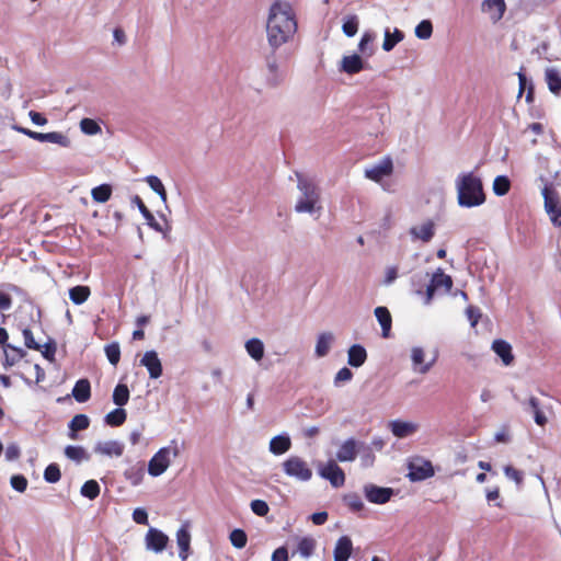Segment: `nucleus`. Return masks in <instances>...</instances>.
<instances>
[{
    "instance_id": "412c9836",
    "label": "nucleus",
    "mask_w": 561,
    "mask_h": 561,
    "mask_svg": "<svg viewBox=\"0 0 561 561\" xmlns=\"http://www.w3.org/2000/svg\"><path fill=\"white\" fill-rule=\"evenodd\" d=\"M144 477L145 463L142 461L130 463L124 471V478L133 486H138L142 482Z\"/></svg>"
},
{
    "instance_id": "69168bd1",
    "label": "nucleus",
    "mask_w": 561,
    "mask_h": 561,
    "mask_svg": "<svg viewBox=\"0 0 561 561\" xmlns=\"http://www.w3.org/2000/svg\"><path fill=\"white\" fill-rule=\"evenodd\" d=\"M20 455L21 450L18 444L12 443L7 446L4 456L8 461L16 460L20 457Z\"/></svg>"
},
{
    "instance_id": "72a5a7b5",
    "label": "nucleus",
    "mask_w": 561,
    "mask_h": 561,
    "mask_svg": "<svg viewBox=\"0 0 561 561\" xmlns=\"http://www.w3.org/2000/svg\"><path fill=\"white\" fill-rule=\"evenodd\" d=\"M65 456L69 460H71L78 465L81 463L82 461H88L90 459V455L82 446H73V445L66 446Z\"/></svg>"
},
{
    "instance_id": "79ce46f5",
    "label": "nucleus",
    "mask_w": 561,
    "mask_h": 561,
    "mask_svg": "<svg viewBox=\"0 0 561 561\" xmlns=\"http://www.w3.org/2000/svg\"><path fill=\"white\" fill-rule=\"evenodd\" d=\"M359 19L356 14H350L344 18L342 31L345 36L353 37L358 31Z\"/></svg>"
},
{
    "instance_id": "f8f14e48",
    "label": "nucleus",
    "mask_w": 561,
    "mask_h": 561,
    "mask_svg": "<svg viewBox=\"0 0 561 561\" xmlns=\"http://www.w3.org/2000/svg\"><path fill=\"white\" fill-rule=\"evenodd\" d=\"M169 542V537L157 528H149L145 537L146 549L154 553H161Z\"/></svg>"
},
{
    "instance_id": "7c9ffc66",
    "label": "nucleus",
    "mask_w": 561,
    "mask_h": 561,
    "mask_svg": "<svg viewBox=\"0 0 561 561\" xmlns=\"http://www.w3.org/2000/svg\"><path fill=\"white\" fill-rule=\"evenodd\" d=\"M375 316L381 327L382 336L388 337L392 324V319L389 310L386 307H377L375 309Z\"/></svg>"
},
{
    "instance_id": "09e8293b",
    "label": "nucleus",
    "mask_w": 561,
    "mask_h": 561,
    "mask_svg": "<svg viewBox=\"0 0 561 561\" xmlns=\"http://www.w3.org/2000/svg\"><path fill=\"white\" fill-rule=\"evenodd\" d=\"M267 71H268V75H267L268 84L274 85V87L277 85L282 81L283 76L278 71V65L275 59L267 60Z\"/></svg>"
},
{
    "instance_id": "7ed1b4c3",
    "label": "nucleus",
    "mask_w": 561,
    "mask_h": 561,
    "mask_svg": "<svg viewBox=\"0 0 561 561\" xmlns=\"http://www.w3.org/2000/svg\"><path fill=\"white\" fill-rule=\"evenodd\" d=\"M297 188L300 193L295 204L298 214H314L321 210L320 191L314 182L300 173H296Z\"/></svg>"
},
{
    "instance_id": "bf43d9fd",
    "label": "nucleus",
    "mask_w": 561,
    "mask_h": 561,
    "mask_svg": "<svg viewBox=\"0 0 561 561\" xmlns=\"http://www.w3.org/2000/svg\"><path fill=\"white\" fill-rule=\"evenodd\" d=\"M250 506L252 512L260 517L266 516L270 511L267 503L263 500H253Z\"/></svg>"
},
{
    "instance_id": "6ab92c4d",
    "label": "nucleus",
    "mask_w": 561,
    "mask_h": 561,
    "mask_svg": "<svg viewBox=\"0 0 561 561\" xmlns=\"http://www.w3.org/2000/svg\"><path fill=\"white\" fill-rule=\"evenodd\" d=\"M176 543L180 549L179 557L182 561H186L191 549V534L188 525L183 524L176 531Z\"/></svg>"
},
{
    "instance_id": "774afa93",
    "label": "nucleus",
    "mask_w": 561,
    "mask_h": 561,
    "mask_svg": "<svg viewBox=\"0 0 561 561\" xmlns=\"http://www.w3.org/2000/svg\"><path fill=\"white\" fill-rule=\"evenodd\" d=\"M133 519L139 525H148V514L145 508L138 507L133 512Z\"/></svg>"
},
{
    "instance_id": "5fc2aeb1",
    "label": "nucleus",
    "mask_w": 561,
    "mask_h": 561,
    "mask_svg": "<svg viewBox=\"0 0 561 561\" xmlns=\"http://www.w3.org/2000/svg\"><path fill=\"white\" fill-rule=\"evenodd\" d=\"M316 548L314 539L305 537L298 542V551L301 557L308 558L312 554Z\"/></svg>"
},
{
    "instance_id": "052dcab7",
    "label": "nucleus",
    "mask_w": 561,
    "mask_h": 561,
    "mask_svg": "<svg viewBox=\"0 0 561 561\" xmlns=\"http://www.w3.org/2000/svg\"><path fill=\"white\" fill-rule=\"evenodd\" d=\"M22 334L24 337V344L27 348L35 351L42 350V345L35 341L33 333L28 328H24L22 330Z\"/></svg>"
},
{
    "instance_id": "864d4df0",
    "label": "nucleus",
    "mask_w": 561,
    "mask_h": 561,
    "mask_svg": "<svg viewBox=\"0 0 561 561\" xmlns=\"http://www.w3.org/2000/svg\"><path fill=\"white\" fill-rule=\"evenodd\" d=\"M80 129L83 134L93 136L101 131L100 125L92 118H83L80 122Z\"/></svg>"
},
{
    "instance_id": "c756f323",
    "label": "nucleus",
    "mask_w": 561,
    "mask_h": 561,
    "mask_svg": "<svg viewBox=\"0 0 561 561\" xmlns=\"http://www.w3.org/2000/svg\"><path fill=\"white\" fill-rule=\"evenodd\" d=\"M546 82L550 92L560 94L561 92V73L557 68H547L545 72Z\"/></svg>"
},
{
    "instance_id": "603ef678",
    "label": "nucleus",
    "mask_w": 561,
    "mask_h": 561,
    "mask_svg": "<svg viewBox=\"0 0 561 561\" xmlns=\"http://www.w3.org/2000/svg\"><path fill=\"white\" fill-rule=\"evenodd\" d=\"M433 25L428 20L421 21L415 27V36L420 39H427L432 36Z\"/></svg>"
},
{
    "instance_id": "49530a36",
    "label": "nucleus",
    "mask_w": 561,
    "mask_h": 561,
    "mask_svg": "<svg viewBox=\"0 0 561 561\" xmlns=\"http://www.w3.org/2000/svg\"><path fill=\"white\" fill-rule=\"evenodd\" d=\"M146 183L149 185V187L153 192H156L160 196V198L163 203L167 202V192H165L164 185L158 176L148 175L146 178Z\"/></svg>"
},
{
    "instance_id": "a19ab883",
    "label": "nucleus",
    "mask_w": 561,
    "mask_h": 561,
    "mask_svg": "<svg viewBox=\"0 0 561 561\" xmlns=\"http://www.w3.org/2000/svg\"><path fill=\"white\" fill-rule=\"evenodd\" d=\"M112 195V186L110 184H101L91 190V196L96 203H106Z\"/></svg>"
},
{
    "instance_id": "58836bf2",
    "label": "nucleus",
    "mask_w": 561,
    "mask_h": 561,
    "mask_svg": "<svg viewBox=\"0 0 561 561\" xmlns=\"http://www.w3.org/2000/svg\"><path fill=\"white\" fill-rule=\"evenodd\" d=\"M375 34L371 31H365L358 43V50L363 56L370 57L374 54L373 42Z\"/></svg>"
},
{
    "instance_id": "4468645a",
    "label": "nucleus",
    "mask_w": 561,
    "mask_h": 561,
    "mask_svg": "<svg viewBox=\"0 0 561 561\" xmlns=\"http://www.w3.org/2000/svg\"><path fill=\"white\" fill-rule=\"evenodd\" d=\"M140 365L146 367L151 379H158L162 375V363L156 351H147L140 359Z\"/></svg>"
},
{
    "instance_id": "393cba45",
    "label": "nucleus",
    "mask_w": 561,
    "mask_h": 561,
    "mask_svg": "<svg viewBox=\"0 0 561 561\" xmlns=\"http://www.w3.org/2000/svg\"><path fill=\"white\" fill-rule=\"evenodd\" d=\"M133 204H135L144 218L146 219L147 225L152 228L157 232H163L162 226L156 220L154 216L151 214V211L146 207L142 199L135 195L133 197Z\"/></svg>"
},
{
    "instance_id": "0e129e2a",
    "label": "nucleus",
    "mask_w": 561,
    "mask_h": 561,
    "mask_svg": "<svg viewBox=\"0 0 561 561\" xmlns=\"http://www.w3.org/2000/svg\"><path fill=\"white\" fill-rule=\"evenodd\" d=\"M495 443L507 444L511 442V434L508 425H502L494 434Z\"/></svg>"
},
{
    "instance_id": "680f3d73",
    "label": "nucleus",
    "mask_w": 561,
    "mask_h": 561,
    "mask_svg": "<svg viewBox=\"0 0 561 561\" xmlns=\"http://www.w3.org/2000/svg\"><path fill=\"white\" fill-rule=\"evenodd\" d=\"M504 473L507 479L513 480L517 485H522L524 481V474L522 471L515 469L512 466L504 467Z\"/></svg>"
},
{
    "instance_id": "a211bd4d",
    "label": "nucleus",
    "mask_w": 561,
    "mask_h": 561,
    "mask_svg": "<svg viewBox=\"0 0 561 561\" xmlns=\"http://www.w3.org/2000/svg\"><path fill=\"white\" fill-rule=\"evenodd\" d=\"M389 428L397 438H405L413 435L419 430V425L413 422L393 420L389 422Z\"/></svg>"
},
{
    "instance_id": "9b49d317",
    "label": "nucleus",
    "mask_w": 561,
    "mask_h": 561,
    "mask_svg": "<svg viewBox=\"0 0 561 561\" xmlns=\"http://www.w3.org/2000/svg\"><path fill=\"white\" fill-rule=\"evenodd\" d=\"M436 226L431 219L424 220L419 225L412 226L409 229V234L412 241H422L428 243L435 236Z\"/></svg>"
},
{
    "instance_id": "423d86ee",
    "label": "nucleus",
    "mask_w": 561,
    "mask_h": 561,
    "mask_svg": "<svg viewBox=\"0 0 561 561\" xmlns=\"http://www.w3.org/2000/svg\"><path fill=\"white\" fill-rule=\"evenodd\" d=\"M545 202V210L551 222L556 227H561V204L558 193L553 190L551 183H546L541 190Z\"/></svg>"
},
{
    "instance_id": "e2e57ef3",
    "label": "nucleus",
    "mask_w": 561,
    "mask_h": 561,
    "mask_svg": "<svg viewBox=\"0 0 561 561\" xmlns=\"http://www.w3.org/2000/svg\"><path fill=\"white\" fill-rule=\"evenodd\" d=\"M11 486L18 492H24L27 488V480L22 474H14L10 479Z\"/></svg>"
},
{
    "instance_id": "473e14b6",
    "label": "nucleus",
    "mask_w": 561,
    "mask_h": 561,
    "mask_svg": "<svg viewBox=\"0 0 561 561\" xmlns=\"http://www.w3.org/2000/svg\"><path fill=\"white\" fill-rule=\"evenodd\" d=\"M245 351L251 358L260 362L264 356V344L260 339L252 337L245 342Z\"/></svg>"
},
{
    "instance_id": "8fccbe9b",
    "label": "nucleus",
    "mask_w": 561,
    "mask_h": 561,
    "mask_svg": "<svg viewBox=\"0 0 561 561\" xmlns=\"http://www.w3.org/2000/svg\"><path fill=\"white\" fill-rule=\"evenodd\" d=\"M344 503L350 507V510L354 513L360 512L364 510V502L362 497L357 493H348L343 496Z\"/></svg>"
},
{
    "instance_id": "a18cd8bd",
    "label": "nucleus",
    "mask_w": 561,
    "mask_h": 561,
    "mask_svg": "<svg viewBox=\"0 0 561 561\" xmlns=\"http://www.w3.org/2000/svg\"><path fill=\"white\" fill-rule=\"evenodd\" d=\"M80 493L83 497L95 500L100 495V485L95 480H88L81 486Z\"/></svg>"
},
{
    "instance_id": "f257e3e1",
    "label": "nucleus",
    "mask_w": 561,
    "mask_h": 561,
    "mask_svg": "<svg viewBox=\"0 0 561 561\" xmlns=\"http://www.w3.org/2000/svg\"><path fill=\"white\" fill-rule=\"evenodd\" d=\"M297 32V20L290 3L274 2L268 12L266 36L268 45L277 49L288 43Z\"/></svg>"
},
{
    "instance_id": "4be33fe9",
    "label": "nucleus",
    "mask_w": 561,
    "mask_h": 561,
    "mask_svg": "<svg viewBox=\"0 0 561 561\" xmlns=\"http://www.w3.org/2000/svg\"><path fill=\"white\" fill-rule=\"evenodd\" d=\"M353 551V542L348 536H342L337 539L333 557L334 561H347Z\"/></svg>"
},
{
    "instance_id": "cd10ccee",
    "label": "nucleus",
    "mask_w": 561,
    "mask_h": 561,
    "mask_svg": "<svg viewBox=\"0 0 561 561\" xmlns=\"http://www.w3.org/2000/svg\"><path fill=\"white\" fill-rule=\"evenodd\" d=\"M334 336L330 332H323L319 334L314 348L316 356L319 358L327 356L332 346Z\"/></svg>"
},
{
    "instance_id": "e433bc0d",
    "label": "nucleus",
    "mask_w": 561,
    "mask_h": 561,
    "mask_svg": "<svg viewBox=\"0 0 561 561\" xmlns=\"http://www.w3.org/2000/svg\"><path fill=\"white\" fill-rule=\"evenodd\" d=\"M25 355V351L11 344L4 346V365L13 366Z\"/></svg>"
},
{
    "instance_id": "c85d7f7f",
    "label": "nucleus",
    "mask_w": 561,
    "mask_h": 561,
    "mask_svg": "<svg viewBox=\"0 0 561 561\" xmlns=\"http://www.w3.org/2000/svg\"><path fill=\"white\" fill-rule=\"evenodd\" d=\"M90 420L85 414H77L71 419L68 424L69 427V438L77 439V432L83 431L89 427Z\"/></svg>"
},
{
    "instance_id": "f03ea898",
    "label": "nucleus",
    "mask_w": 561,
    "mask_h": 561,
    "mask_svg": "<svg viewBox=\"0 0 561 561\" xmlns=\"http://www.w3.org/2000/svg\"><path fill=\"white\" fill-rule=\"evenodd\" d=\"M457 203L462 208H474L485 203L482 180L473 172H461L455 180Z\"/></svg>"
},
{
    "instance_id": "6e6552de",
    "label": "nucleus",
    "mask_w": 561,
    "mask_h": 561,
    "mask_svg": "<svg viewBox=\"0 0 561 561\" xmlns=\"http://www.w3.org/2000/svg\"><path fill=\"white\" fill-rule=\"evenodd\" d=\"M363 492L369 503L379 505L386 504L394 495L392 488L379 486L373 483L365 484Z\"/></svg>"
},
{
    "instance_id": "b1692460",
    "label": "nucleus",
    "mask_w": 561,
    "mask_h": 561,
    "mask_svg": "<svg viewBox=\"0 0 561 561\" xmlns=\"http://www.w3.org/2000/svg\"><path fill=\"white\" fill-rule=\"evenodd\" d=\"M291 447V440L288 434H279L274 436L270 440L268 449L270 451L275 455L279 456L285 453H287Z\"/></svg>"
},
{
    "instance_id": "ea45409f",
    "label": "nucleus",
    "mask_w": 561,
    "mask_h": 561,
    "mask_svg": "<svg viewBox=\"0 0 561 561\" xmlns=\"http://www.w3.org/2000/svg\"><path fill=\"white\" fill-rule=\"evenodd\" d=\"M42 142L56 144L64 148L71 146L69 137L60 131L44 133Z\"/></svg>"
},
{
    "instance_id": "2f4dec72",
    "label": "nucleus",
    "mask_w": 561,
    "mask_h": 561,
    "mask_svg": "<svg viewBox=\"0 0 561 561\" xmlns=\"http://www.w3.org/2000/svg\"><path fill=\"white\" fill-rule=\"evenodd\" d=\"M357 456L359 457L360 465L364 468H369L375 462L373 446H368V444L365 442L358 440Z\"/></svg>"
},
{
    "instance_id": "a878e982",
    "label": "nucleus",
    "mask_w": 561,
    "mask_h": 561,
    "mask_svg": "<svg viewBox=\"0 0 561 561\" xmlns=\"http://www.w3.org/2000/svg\"><path fill=\"white\" fill-rule=\"evenodd\" d=\"M367 359V352L364 346L354 344L348 348L347 363L352 367H360Z\"/></svg>"
},
{
    "instance_id": "aec40b11",
    "label": "nucleus",
    "mask_w": 561,
    "mask_h": 561,
    "mask_svg": "<svg viewBox=\"0 0 561 561\" xmlns=\"http://www.w3.org/2000/svg\"><path fill=\"white\" fill-rule=\"evenodd\" d=\"M366 64L364 62L363 58L357 55H348L344 56L341 60V71L347 73V75H356L365 69Z\"/></svg>"
},
{
    "instance_id": "dca6fc26",
    "label": "nucleus",
    "mask_w": 561,
    "mask_h": 561,
    "mask_svg": "<svg viewBox=\"0 0 561 561\" xmlns=\"http://www.w3.org/2000/svg\"><path fill=\"white\" fill-rule=\"evenodd\" d=\"M94 453L108 457H121L124 453V444L119 440L98 442L94 446Z\"/></svg>"
},
{
    "instance_id": "5701e85b",
    "label": "nucleus",
    "mask_w": 561,
    "mask_h": 561,
    "mask_svg": "<svg viewBox=\"0 0 561 561\" xmlns=\"http://www.w3.org/2000/svg\"><path fill=\"white\" fill-rule=\"evenodd\" d=\"M491 348L502 359L505 366L513 363L514 356L512 353V346L508 342L504 340H494Z\"/></svg>"
},
{
    "instance_id": "6e6d98bb",
    "label": "nucleus",
    "mask_w": 561,
    "mask_h": 561,
    "mask_svg": "<svg viewBox=\"0 0 561 561\" xmlns=\"http://www.w3.org/2000/svg\"><path fill=\"white\" fill-rule=\"evenodd\" d=\"M61 473L57 463H50L44 471V479L48 483H56L60 480Z\"/></svg>"
},
{
    "instance_id": "f3484780",
    "label": "nucleus",
    "mask_w": 561,
    "mask_h": 561,
    "mask_svg": "<svg viewBox=\"0 0 561 561\" xmlns=\"http://www.w3.org/2000/svg\"><path fill=\"white\" fill-rule=\"evenodd\" d=\"M504 0H484L481 5L482 12L489 15L493 23L500 21L505 12Z\"/></svg>"
},
{
    "instance_id": "de8ad7c7",
    "label": "nucleus",
    "mask_w": 561,
    "mask_h": 561,
    "mask_svg": "<svg viewBox=\"0 0 561 561\" xmlns=\"http://www.w3.org/2000/svg\"><path fill=\"white\" fill-rule=\"evenodd\" d=\"M511 182L505 175H497L493 181V192L496 196H504L508 193Z\"/></svg>"
},
{
    "instance_id": "f704fd0d",
    "label": "nucleus",
    "mask_w": 561,
    "mask_h": 561,
    "mask_svg": "<svg viewBox=\"0 0 561 561\" xmlns=\"http://www.w3.org/2000/svg\"><path fill=\"white\" fill-rule=\"evenodd\" d=\"M404 38V34L402 31L394 28L393 33L390 32L389 28L385 31V39L382 43V49L385 51H390L394 48V46L400 43Z\"/></svg>"
},
{
    "instance_id": "4d7b16f0",
    "label": "nucleus",
    "mask_w": 561,
    "mask_h": 561,
    "mask_svg": "<svg viewBox=\"0 0 561 561\" xmlns=\"http://www.w3.org/2000/svg\"><path fill=\"white\" fill-rule=\"evenodd\" d=\"M106 357L112 365H117L121 358V348L118 343H111L104 348Z\"/></svg>"
},
{
    "instance_id": "3c124183",
    "label": "nucleus",
    "mask_w": 561,
    "mask_h": 561,
    "mask_svg": "<svg viewBox=\"0 0 561 561\" xmlns=\"http://www.w3.org/2000/svg\"><path fill=\"white\" fill-rule=\"evenodd\" d=\"M229 539L231 545L237 549L244 548L248 542V536L245 531L240 528L233 529L229 535Z\"/></svg>"
},
{
    "instance_id": "37998d69",
    "label": "nucleus",
    "mask_w": 561,
    "mask_h": 561,
    "mask_svg": "<svg viewBox=\"0 0 561 561\" xmlns=\"http://www.w3.org/2000/svg\"><path fill=\"white\" fill-rule=\"evenodd\" d=\"M126 411L119 407L105 415V423L110 426H119L126 421Z\"/></svg>"
},
{
    "instance_id": "bb28decb",
    "label": "nucleus",
    "mask_w": 561,
    "mask_h": 561,
    "mask_svg": "<svg viewBox=\"0 0 561 561\" xmlns=\"http://www.w3.org/2000/svg\"><path fill=\"white\" fill-rule=\"evenodd\" d=\"M72 397L79 403L87 402L91 397L90 381L85 378L79 379L72 389Z\"/></svg>"
},
{
    "instance_id": "338daca9",
    "label": "nucleus",
    "mask_w": 561,
    "mask_h": 561,
    "mask_svg": "<svg viewBox=\"0 0 561 561\" xmlns=\"http://www.w3.org/2000/svg\"><path fill=\"white\" fill-rule=\"evenodd\" d=\"M466 314L468 320L470 321L471 327H476L481 318V311L477 307L469 306L466 309Z\"/></svg>"
},
{
    "instance_id": "2eb2a0df",
    "label": "nucleus",
    "mask_w": 561,
    "mask_h": 561,
    "mask_svg": "<svg viewBox=\"0 0 561 561\" xmlns=\"http://www.w3.org/2000/svg\"><path fill=\"white\" fill-rule=\"evenodd\" d=\"M358 440L350 437L345 439L339 447L335 458L340 462H351L357 457Z\"/></svg>"
},
{
    "instance_id": "13d9d810",
    "label": "nucleus",
    "mask_w": 561,
    "mask_h": 561,
    "mask_svg": "<svg viewBox=\"0 0 561 561\" xmlns=\"http://www.w3.org/2000/svg\"><path fill=\"white\" fill-rule=\"evenodd\" d=\"M352 378H353L352 370L347 367H343L335 374L333 383L335 387H341L342 383L351 381Z\"/></svg>"
},
{
    "instance_id": "39448f33",
    "label": "nucleus",
    "mask_w": 561,
    "mask_h": 561,
    "mask_svg": "<svg viewBox=\"0 0 561 561\" xmlns=\"http://www.w3.org/2000/svg\"><path fill=\"white\" fill-rule=\"evenodd\" d=\"M282 468L284 473L299 482H308L312 478V470L299 456H289L283 461Z\"/></svg>"
},
{
    "instance_id": "20e7f679",
    "label": "nucleus",
    "mask_w": 561,
    "mask_h": 561,
    "mask_svg": "<svg viewBox=\"0 0 561 561\" xmlns=\"http://www.w3.org/2000/svg\"><path fill=\"white\" fill-rule=\"evenodd\" d=\"M180 454L176 440H172L169 446L160 448L148 462V473L151 477H160L171 465L172 458Z\"/></svg>"
},
{
    "instance_id": "1a4fd4ad",
    "label": "nucleus",
    "mask_w": 561,
    "mask_h": 561,
    "mask_svg": "<svg viewBox=\"0 0 561 561\" xmlns=\"http://www.w3.org/2000/svg\"><path fill=\"white\" fill-rule=\"evenodd\" d=\"M393 171L391 158L385 157L376 163L365 168V176L374 182H380Z\"/></svg>"
},
{
    "instance_id": "ddd939ff",
    "label": "nucleus",
    "mask_w": 561,
    "mask_h": 561,
    "mask_svg": "<svg viewBox=\"0 0 561 561\" xmlns=\"http://www.w3.org/2000/svg\"><path fill=\"white\" fill-rule=\"evenodd\" d=\"M411 362L412 369L419 374H426L431 370L436 362V356H434L431 360L425 362V351L421 346H413L411 348Z\"/></svg>"
},
{
    "instance_id": "9d476101",
    "label": "nucleus",
    "mask_w": 561,
    "mask_h": 561,
    "mask_svg": "<svg viewBox=\"0 0 561 561\" xmlns=\"http://www.w3.org/2000/svg\"><path fill=\"white\" fill-rule=\"evenodd\" d=\"M321 478L330 481L333 488H340L345 483V473L334 460H329L319 468Z\"/></svg>"
},
{
    "instance_id": "c9c22d12",
    "label": "nucleus",
    "mask_w": 561,
    "mask_h": 561,
    "mask_svg": "<svg viewBox=\"0 0 561 561\" xmlns=\"http://www.w3.org/2000/svg\"><path fill=\"white\" fill-rule=\"evenodd\" d=\"M91 290L88 286L78 285L69 289V298L75 305H82L90 297Z\"/></svg>"
},
{
    "instance_id": "0eeeda50",
    "label": "nucleus",
    "mask_w": 561,
    "mask_h": 561,
    "mask_svg": "<svg viewBox=\"0 0 561 561\" xmlns=\"http://www.w3.org/2000/svg\"><path fill=\"white\" fill-rule=\"evenodd\" d=\"M408 478L413 482L426 480L435 473L432 462L422 457L412 458L408 463Z\"/></svg>"
},
{
    "instance_id": "c03bdc74",
    "label": "nucleus",
    "mask_w": 561,
    "mask_h": 561,
    "mask_svg": "<svg viewBox=\"0 0 561 561\" xmlns=\"http://www.w3.org/2000/svg\"><path fill=\"white\" fill-rule=\"evenodd\" d=\"M128 387L124 383H118L113 391V402L118 407H123L128 402Z\"/></svg>"
},
{
    "instance_id": "4c0bfd02",
    "label": "nucleus",
    "mask_w": 561,
    "mask_h": 561,
    "mask_svg": "<svg viewBox=\"0 0 561 561\" xmlns=\"http://www.w3.org/2000/svg\"><path fill=\"white\" fill-rule=\"evenodd\" d=\"M431 283L437 288H444L445 293H448L453 286V279L449 275H446L440 268H438L432 276Z\"/></svg>"
}]
</instances>
